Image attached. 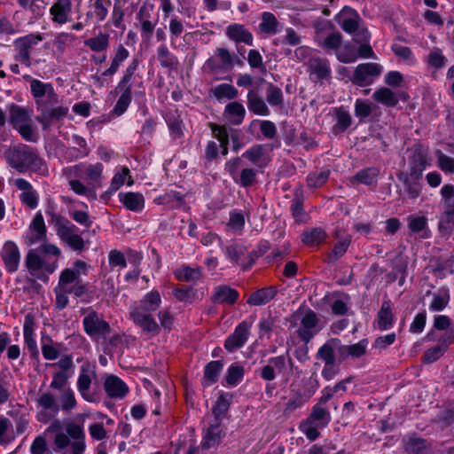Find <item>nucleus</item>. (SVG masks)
Instances as JSON below:
<instances>
[{
	"label": "nucleus",
	"instance_id": "nucleus-1",
	"mask_svg": "<svg viewBox=\"0 0 454 454\" xmlns=\"http://www.w3.org/2000/svg\"><path fill=\"white\" fill-rule=\"evenodd\" d=\"M4 158L12 168L20 173L30 170L43 176L47 174L45 162L26 145L8 148L4 152Z\"/></svg>",
	"mask_w": 454,
	"mask_h": 454
},
{
	"label": "nucleus",
	"instance_id": "nucleus-2",
	"mask_svg": "<svg viewBox=\"0 0 454 454\" xmlns=\"http://www.w3.org/2000/svg\"><path fill=\"white\" fill-rule=\"evenodd\" d=\"M58 236L74 251H82L85 243L82 238L75 232L76 227L61 216L53 219Z\"/></svg>",
	"mask_w": 454,
	"mask_h": 454
},
{
	"label": "nucleus",
	"instance_id": "nucleus-3",
	"mask_svg": "<svg viewBox=\"0 0 454 454\" xmlns=\"http://www.w3.org/2000/svg\"><path fill=\"white\" fill-rule=\"evenodd\" d=\"M419 164L411 167V173H400L397 175L398 179L403 184L405 191L411 199H416L420 192V184L419 180L422 176L425 168L424 157L419 154Z\"/></svg>",
	"mask_w": 454,
	"mask_h": 454
},
{
	"label": "nucleus",
	"instance_id": "nucleus-4",
	"mask_svg": "<svg viewBox=\"0 0 454 454\" xmlns=\"http://www.w3.org/2000/svg\"><path fill=\"white\" fill-rule=\"evenodd\" d=\"M36 106L40 114L35 119L43 125V129L45 130L50 128L52 122L63 119L68 113V108L66 106L50 108L43 99L36 100Z\"/></svg>",
	"mask_w": 454,
	"mask_h": 454
},
{
	"label": "nucleus",
	"instance_id": "nucleus-5",
	"mask_svg": "<svg viewBox=\"0 0 454 454\" xmlns=\"http://www.w3.org/2000/svg\"><path fill=\"white\" fill-rule=\"evenodd\" d=\"M129 315L134 324L146 335L153 337L160 333V325L151 313L143 311L141 309H132Z\"/></svg>",
	"mask_w": 454,
	"mask_h": 454
},
{
	"label": "nucleus",
	"instance_id": "nucleus-6",
	"mask_svg": "<svg viewBox=\"0 0 454 454\" xmlns=\"http://www.w3.org/2000/svg\"><path fill=\"white\" fill-rule=\"evenodd\" d=\"M211 129L214 136L220 142L223 155H226L228 153L230 137L232 140L233 150L238 151L241 148L242 143L239 140L238 130L231 129L230 132H228L225 126H219L216 124H211Z\"/></svg>",
	"mask_w": 454,
	"mask_h": 454
},
{
	"label": "nucleus",
	"instance_id": "nucleus-7",
	"mask_svg": "<svg viewBox=\"0 0 454 454\" xmlns=\"http://www.w3.org/2000/svg\"><path fill=\"white\" fill-rule=\"evenodd\" d=\"M43 40L41 35L29 34L26 36L20 37L14 42V46L17 51L16 59L25 64L27 67L30 66L29 50L39 42Z\"/></svg>",
	"mask_w": 454,
	"mask_h": 454
},
{
	"label": "nucleus",
	"instance_id": "nucleus-8",
	"mask_svg": "<svg viewBox=\"0 0 454 454\" xmlns=\"http://www.w3.org/2000/svg\"><path fill=\"white\" fill-rule=\"evenodd\" d=\"M381 67L377 63H364L358 65L353 74L352 82L359 86H365L372 82V78L380 75Z\"/></svg>",
	"mask_w": 454,
	"mask_h": 454
},
{
	"label": "nucleus",
	"instance_id": "nucleus-9",
	"mask_svg": "<svg viewBox=\"0 0 454 454\" xmlns=\"http://www.w3.org/2000/svg\"><path fill=\"white\" fill-rule=\"evenodd\" d=\"M85 332L91 337L103 336L104 338L110 333V325L96 312L89 313L83 318Z\"/></svg>",
	"mask_w": 454,
	"mask_h": 454
},
{
	"label": "nucleus",
	"instance_id": "nucleus-10",
	"mask_svg": "<svg viewBox=\"0 0 454 454\" xmlns=\"http://www.w3.org/2000/svg\"><path fill=\"white\" fill-rule=\"evenodd\" d=\"M96 377L95 368L92 364L86 362L81 367V372L77 380L78 390L82 396L88 402H93L94 398L90 395L89 390L92 380Z\"/></svg>",
	"mask_w": 454,
	"mask_h": 454
},
{
	"label": "nucleus",
	"instance_id": "nucleus-11",
	"mask_svg": "<svg viewBox=\"0 0 454 454\" xmlns=\"http://www.w3.org/2000/svg\"><path fill=\"white\" fill-rule=\"evenodd\" d=\"M318 318L315 312L309 310L301 317V325L297 330L298 337L308 343L318 332Z\"/></svg>",
	"mask_w": 454,
	"mask_h": 454
},
{
	"label": "nucleus",
	"instance_id": "nucleus-12",
	"mask_svg": "<svg viewBox=\"0 0 454 454\" xmlns=\"http://www.w3.org/2000/svg\"><path fill=\"white\" fill-rule=\"evenodd\" d=\"M66 430L74 442L70 444L69 449L65 450L61 454H82L85 450L84 433L82 427L69 423Z\"/></svg>",
	"mask_w": 454,
	"mask_h": 454
},
{
	"label": "nucleus",
	"instance_id": "nucleus-13",
	"mask_svg": "<svg viewBox=\"0 0 454 454\" xmlns=\"http://www.w3.org/2000/svg\"><path fill=\"white\" fill-rule=\"evenodd\" d=\"M250 325L243 321L235 329L234 333L230 335L224 343V347L227 350L232 352L241 348L247 341L249 335Z\"/></svg>",
	"mask_w": 454,
	"mask_h": 454
},
{
	"label": "nucleus",
	"instance_id": "nucleus-14",
	"mask_svg": "<svg viewBox=\"0 0 454 454\" xmlns=\"http://www.w3.org/2000/svg\"><path fill=\"white\" fill-rule=\"evenodd\" d=\"M367 343V340H362L356 344L343 345L338 340L337 354L339 361L363 356L366 353Z\"/></svg>",
	"mask_w": 454,
	"mask_h": 454
},
{
	"label": "nucleus",
	"instance_id": "nucleus-15",
	"mask_svg": "<svg viewBox=\"0 0 454 454\" xmlns=\"http://www.w3.org/2000/svg\"><path fill=\"white\" fill-rule=\"evenodd\" d=\"M1 256L9 271L13 272L17 270L20 255L18 247L13 242L7 241L4 243Z\"/></svg>",
	"mask_w": 454,
	"mask_h": 454
},
{
	"label": "nucleus",
	"instance_id": "nucleus-16",
	"mask_svg": "<svg viewBox=\"0 0 454 454\" xmlns=\"http://www.w3.org/2000/svg\"><path fill=\"white\" fill-rule=\"evenodd\" d=\"M31 92L34 98H38L37 100H40L43 97H46L50 104L58 102V96L50 83H44L39 80L34 79L31 81Z\"/></svg>",
	"mask_w": 454,
	"mask_h": 454
},
{
	"label": "nucleus",
	"instance_id": "nucleus-17",
	"mask_svg": "<svg viewBox=\"0 0 454 454\" xmlns=\"http://www.w3.org/2000/svg\"><path fill=\"white\" fill-rule=\"evenodd\" d=\"M72 10L71 0H57L50 9L52 20L58 24H64L68 20Z\"/></svg>",
	"mask_w": 454,
	"mask_h": 454
},
{
	"label": "nucleus",
	"instance_id": "nucleus-18",
	"mask_svg": "<svg viewBox=\"0 0 454 454\" xmlns=\"http://www.w3.org/2000/svg\"><path fill=\"white\" fill-rule=\"evenodd\" d=\"M227 36L235 43H243L247 45L253 44L252 34L241 24H231L226 28Z\"/></svg>",
	"mask_w": 454,
	"mask_h": 454
},
{
	"label": "nucleus",
	"instance_id": "nucleus-19",
	"mask_svg": "<svg viewBox=\"0 0 454 454\" xmlns=\"http://www.w3.org/2000/svg\"><path fill=\"white\" fill-rule=\"evenodd\" d=\"M29 230L31 231V235L27 238V243L29 245L45 240L46 226L41 213L35 215L29 226Z\"/></svg>",
	"mask_w": 454,
	"mask_h": 454
},
{
	"label": "nucleus",
	"instance_id": "nucleus-20",
	"mask_svg": "<svg viewBox=\"0 0 454 454\" xmlns=\"http://www.w3.org/2000/svg\"><path fill=\"white\" fill-rule=\"evenodd\" d=\"M104 387L107 395L112 398H122L129 391L127 385L114 375L106 378Z\"/></svg>",
	"mask_w": 454,
	"mask_h": 454
},
{
	"label": "nucleus",
	"instance_id": "nucleus-21",
	"mask_svg": "<svg viewBox=\"0 0 454 454\" xmlns=\"http://www.w3.org/2000/svg\"><path fill=\"white\" fill-rule=\"evenodd\" d=\"M247 107L251 112L257 115L267 116L270 114L266 103L256 90H250L248 91Z\"/></svg>",
	"mask_w": 454,
	"mask_h": 454
},
{
	"label": "nucleus",
	"instance_id": "nucleus-22",
	"mask_svg": "<svg viewBox=\"0 0 454 454\" xmlns=\"http://www.w3.org/2000/svg\"><path fill=\"white\" fill-rule=\"evenodd\" d=\"M239 297L238 292L227 286H219L215 288L211 300L215 303L234 304Z\"/></svg>",
	"mask_w": 454,
	"mask_h": 454
},
{
	"label": "nucleus",
	"instance_id": "nucleus-23",
	"mask_svg": "<svg viewBox=\"0 0 454 454\" xmlns=\"http://www.w3.org/2000/svg\"><path fill=\"white\" fill-rule=\"evenodd\" d=\"M245 114V107L239 102L234 101L225 106L224 117L233 125H239L243 121Z\"/></svg>",
	"mask_w": 454,
	"mask_h": 454
},
{
	"label": "nucleus",
	"instance_id": "nucleus-24",
	"mask_svg": "<svg viewBox=\"0 0 454 454\" xmlns=\"http://www.w3.org/2000/svg\"><path fill=\"white\" fill-rule=\"evenodd\" d=\"M222 439V429L220 427L219 423H215L210 425L204 436L201 442V447L204 450H208L210 448L216 447Z\"/></svg>",
	"mask_w": 454,
	"mask_h": 454
},
{
	"label": "nucleus",
	"instance_id": "nucleus-25",
	"mask_svg": "<svg viewBox=\"0 0 454 454\" xmlns=\"http://www.w3.org/2000/svg\"><path fill=\"white\" fill-rule=\"evenodd\" d=\"M308 68L310 74L316 75L317 80L328 77L331 73L327 61L318 57L309 59L308 61Z\"/></svg>",
	"mask_w": 454,
	"mask_h": 454
},
{
	"label": "nucleus",
	"instance_id": "nucleus-26",
	"mask_svg": "<svg viewBox=\"0 0 454 454\" xmlns=\"http://www.w3.org/2000/svg\"><path fill=\"white\" fill-rule=\"evenodd\" d=\"M276 294L277 291L272 286L257 290L249 296L247 303L254 306L266 304L274 299Z\"/></svg>",
	"mask_w": 454,
	"mask_h": 454
},
{
	"label": "nucleus",
	"instance_id": "nucleus-27",
	"mask_svg": "<svg viewBox=\"0 0 454 454\" xmlns=\"http://www.w3.org/2000/svg\"><path fill=\"white\" fill-rule=\"evenodd\" d=\"M338 339H331L319 348L316 354L317 359H321L325 364H335V354L337 351Z\"/></svg>",
	"mask_w": 454,
	"mask_h": 454
},
{
	"label": "nucleus",
	"instance_id": "nucleus-28",
	"mask_svg": "<svg viewBox=\"0 0 454 454\" xmlns=\"http://www.w3.org/2000/svg\"><path fill=\"white\" fill-rule=\"evenodd\" d=\"M161 303V298L157 291H152L145 294L140 301V305L133 309H141L143 311L152 313L158 309Z\"/></svg>",
	"mask_w": 454,
	"mask_h": 454
},
{
	"label": "nucleus",
	"instance_id": "nucleus-29",
	"mask_svg": "<svg viewBox=\"0 0 454 454\" xmlns=\"http://www.w3.org/2000/svg\"><path fill=\"white\" fill-rule=\"evenodd\" d=\"M404 448L408 454H428L430 444L425 439L409 437L405 442Z\"/></svg>",
	"mask_w": 454,
	"mask_h": 454
},
{
	"label": "nucleus",
	"instance_id": "nucleus-30",
	"mask_svg": "<svg viewBox=\"0 0 454 454\" xmlns=\"http://www.w3.org/2000/svg\"><path fill=\"white\" fill-rule=\"evenodd\" d=\"M394 316L390 301H385L378 312L377 326L380 330L384 331L389 328L393 324Z\"/></svg>",
	"mask_w": 454,
	"mask_h": 454
},
{
	"label": "nucleus",
	"instance_id": "nucleus-31",
	"mask_svg": "<svg viewBox=\"0 0 454 454\" xmlns=\"http://www.w3.org/2000/svg\"><path fill=\"white\" fill-rule=\"evenodd\" d=\"M379 169L376 168H368L356 173V176L350 178L352 184H364L366 185H372L376 182L379 176Z\"/></svg>",
	"mask_w": 454,
	"mask_h": 454
},
{
	"label": "nucleus",
	"instance_id": "nucleus-32",
	"mask_svg": "<svg viewBox=\"0 0 454 454\" xmlns=\"http://www.w3.org/2000/svg\"><path fill=\"white\" fill-rule=\"evenodd\" d=\"M334 114L337 121L333 128V131L334 134L342 133L351 125V116L343 107L336 108Z\"/></svg>",
	"mask_w": 454,
	"mask_h": 454
},
{
	"label": "nucleus",
	"instance_id": "nucleus-33",
	"mask_svg": "<svg viewBox=\"0 0 454 454\" xmlns=\"http://www.w3.org/2000/svg\"><path fill=\"white\" fill-rule=\"evenodd\" d=\"M373 98L388 107L395 106L398 103V98L396 95L388 88L382 87L377 90L373 93Z\"/></svg>",
	"mask_w": 454,
	"mask_h": 454
},
{
	"label": "nucleus",
	"instance_id": "nucleus-34",
	"mask_svg": "<svg viewBox=\"0 0 454 454\" xmlns=\"http://www.w3.org/2000/svg\"><path fill=\"white\" fill-rule=\"evenodd\" d=\"M80 275L81 271H79V270H64L60 274L59 285L57 287H59L63 291H71V286L75 282H78L77 279Z\"/></svg>",
	"mask_w": 454,
	"mask_h": 454
},
{
	"label": "nucleus",
	"instance_id": "nucleus-35",
	"mask_svg": "<svg viewBox=\"0 0 454 454\" xmlns=\"http://www.w3.org/2000/svg\"><path fill=\"white\" fill-rule=\"evenodd\" d=\"M121 200L131 211H140L144 207L145 200L138 192H127L121 195Z\"/></svg>",
	"mask_w": 454,
	"mask_h": 454
},
{
	"label": "nucleus",
	"instance_id": "nucleus-36",
	"mask_svg": "<svg viewBox=\"0 0 454 454\" xmlns=\"http://www.w3.org/2000/svg\"><path fill=\"white\" fill-rule=\"evenodd\" d=\"M326 234L322 228L317 227L310 230H307L301 234V241L307 246H317L320 244Z\"/></svg>",
	"mask_w": 454,
	"mask_h": 454
},
{
	"label": "nucleus",
	"instance_id": "nucleus-37",
	"mask_svg": "<svg viewBox=\"0 0 454 454\" xmlns=\"http://www.w3.org/2000/svg\"><path fill=\"white\" fill-rule=\"evenodd\" d=\"M263 146L261 145H254L247 150L243 156L247 158L253 164L259 168H263L267 165L268 160L264 156Z\"/></svg>",
	"mask_w": 454,
	"mask_h": 454
},
{
	"label": "nucleus",
	"instance_id": "nucleus-38",
	"mask_svg": "<svg viewBox=\"0 0 454 454\" xmlns=\"http://www.w3.org/2000/svg\"><path fill=\"white\" fill-rule=\"evenodd\" d=\"M279 23L271 12H265L262 14V22L259 25V29L262 33L276 34L278 31Z\"/></svg>",
	"mask_w": 454,
	"mask_h": 454
},
{
	"label": "nucleus",
	"instance_id": "nucleus-39",
	"mask_svg": "<svg viewBox=\"0 0 454 454\" xmlns=\"http://www.w3.org/2000/svg\"><path fill=\"white\" fill-rule=\"evenodd\" d=\"M9 115L10 121L12 123L15 129L22 124L31 121L28 112L26 109L15 105H12L10 107Z\"/></svg>",
	"mask_w": 454,
	"mask_h": 454
},
{
	"label": "nucleus",
	"instance_id": "nucleus-40",
	"mask_svg": "<svg viewBox=\"0 0 454 454\" xmlns=\"http://www.w3.org/2000/svg\"><path fill=\"white\" fill-rule=\"evenodd\" d=\"M38 404L45 411L49 412L51 417L55 416L59 411V405L55 396L50 392L43 393L40 395Z\"/></svg>",
	"mask_w": 454,
	"mask_h": 454
},
{
	"label": "nucleus",
	"instance_id": "nucleus-41",
	"mask_svg": "<svg viewBox=\"0 0 454 454\" xmlns=\"http://www.w3.org/2000/svg\"><path fill=\"white\" fill-rule=\"evenodd\" d=\"M222 368L223 364L220 361H211L208 363L204 371V385L209 386L216 382Z\"/></svg>",
	"mask_w": 454,
	"mask_h": 454
},
{
	"label": "nucleus",
	"instance_id": "nucleus-42",
	"mask_svg": "<svg viewBox=\"0 0 454 454\" xmlns=\"http://www.w3.org/2000/svg\"><path fill=\"white\" fill-rule=\"evenodd\" d=\"M84 44L92 51L99 52L106 51L109 45V35L99 33L96 37L85 40Z\"/></svg>",
	"mask_w": 454,
	"mask_h": 454
},
{
	"label": "nucleus",
	"instance_id": "nucleus-43",
	"mask_svg": "<svg viewBox=\"0 0 454 454\" xmlns=\"http://www.w3.org/2000/svg\"><path fill=\"white\" fill-rule=\"evenodd\" d=\"M175 275L181 281L194 282L201 278V270L200 268L182 266L175 271Z\"/></svg>",
	"mask_w": 454,
	"mask_h": 454
},
{
	"label": "nucleus",
	"instance_id": "nucleus-44",
	"mask_svg": "<svg viewBox=\"0 0 454 454\" xmlns=\"http://www.w3.org/2000/svg\"><path fill=\"white\" fill-rule=\"evenodd\" d=\"M450 294L447 289H441L438 293L433 294V301L429 305L432 311H441L449 303Z\"/></svg>",
	"mask_w": 454,
	"mask_h": 454
},
{
	"label": "nucleus",
	"instance_id": "nucleus-45",
	"mask_svg": "<svg viewBox=\"0 0 454 454\" xmlns=\"http://www.w3.org/2000/svg\"><path fill=\"white\" fill-rule=\"evenodd\" d=\"M336 56L340 62L352 63L356 60L357 52L355 46L350 43H346L341 49L336 51Z\"/></svg>",
	"mask_w": 454,
	"mask_h": 454
},
{
	"label": "nucleus",
	"instance_id": "nucleus-46",
	"mask_svg": "<svg viewBox=\"0 0 454 454\" xmlns=\"http://www.w3.org/2000/svg\"><path fill=\"white\" fill-rule=\"evenodd\" d=\"M214 96L217 98H226L228 99L236 98L238 96V90L235 87L231 84L223 83L212 90Z\"/></svg>",
	"mask_w": 454,
	"mask_h": 454
},
{
	"label": "nucleus",
	"instance_id": "nucleus-47",
	"mask_svg": "<svg viewBox=\"0 0 454 454\" xmlns=\"http://www.w3.org/2000/svg\"><path fill=\"white\" fill-rule=\"evenodd\" d=\"M439 231L443 235H449L454 228V208L448 210L442 215L439 225Z\"/></svg>",
	"mask_w": 454,
	"mask_h": 454
},
{
	"label": "nucleus",
	"instance_id": "nucleus-48",
	"mask_svg": "<svg viewBox=\"0 0 454 454\" xmlns=\"http://www.w3.org/2000/svg\"><path fill=\"white\" fill-rule=\"evenodd\" d=\"M229 406V401L224 397V395H221L218 397L215 405L212 409V412L216 421L215 423L220 424L222 419L226 415Z\"/></svg>",
	"mask_w": 454,
	"mask_h": 454
},
{
	"label": "nucleus",
	"instance_id": "nucleus-49",
	"mask_svg": "<svg viewBox=\"0 0 454 454\" xmlns=\"http://www.w3.org/2000/svg\"><path fill=\"white\" fill-rule=\"evenodd\" d=\"M329 174L327 169L311 173L307 178L308 185L311 188L322 186L327 181Z\"/></svg>",
	"mask_w": 454,
	"mask_h": 454
},
{
	"label": "nucleus",
	"instance_id": "nucleus-50",
	"mask_svg": "<svg viewBox=\"0 0 454 454\" xmlns=\"http://www.w3.org/2000/svg\"><path fill=\"white\" fill-rule=\"evenodd\" d=\"M131 101V90L128 86L125 88L123 93L119 98L116 106H114V113L118 115L123 114Z\"/></svg>",
	"mask_w": 454,
	"mask_h": 454
},
{
	"label": "nucleus",
	"instance_id": "nucleus-51",
	"mask_svg": "<svg viewBox=\"0 0 454 454\" xmlns=\"http://www.w3.org/2000/svg\"><path fill=\"white\" fill-rule=\"evenodd\" d=\"M267 101L272 106H281L283 104L281 90L273 84H270L267 89Z\"/></svg>",
	"mask_w": 454,
	"mask_h": 454
},
{
	"label": "nucleus",
	"instance_id": "nucleus-52",
	"mask_svg": "<svg viewBox=\"0 0 454 454\" xmlns=\"http://www.w3.org/2000/svg\"><path fill=\"white\" fill-rule=\"evenodd\" d=\"M215 54L221 60L222 67L223 68L231 69L233 67L234 60L237 58L232 55L227 49L218 48Z\"/></svg>",
	"mask_w": 454,
	"mask_h": 454
},
{
	"label": "nucleus",
	"instance_id": "nucleus-53",
	"mask_svg": "<svg viewBox=\"0 0 454 454\" xmlns=\"http://www.w3.org/2000/svg\"><path fill=\"white\" fill-rule=\"evenodd\" d=\"M445 353L444 348L436 345L431 348H428L423 356L422 361L425 364H432L438 360Z\"/></svg>",
	"mask_w": 454,
	"mask_h": 454
},
{
	"label": "nucleus",
	"instance_id": "nucleus-54",
	"mask_svg": "<svg viewBox=\"0 0 454 454\" xmlns=\"http://www.w3.org/2000/svg\"><path fill=\"white\" fill-rule=\"evenodd\" d=\"M61 408L63 411H68L76 406V399L74 392L67 388L63 391L60 396Z\"/></svg>",
	"mask_w": 454,
	"mask_h": 454
},
{
	"label": "nucleus",
	"instance_id": "nucleus-55",
	"mask_svg": "<svg viewBox=\"0 0 454 454\" xmlns=\"http://www.w3.org/2000/svg\"><path fill=\"white\" fill-rule=\"evenodd\" d=\"M342 36L340 33H332L326 36L321 46L325 50H336L340 49L341 44Z\"/></svg>",
	"mask_w": 454,
	"mask_h": 454
},
{
	"label": "nucleus",
	"instance_id": "nucleus-56",
	"mask_svg": "<svg viewBox=\"0 0 454 454\" xmlns=\"http://www.w3.org/2000/svg\"><path fill=\"white\" fill-rule=\"evenodd\" d=\"M26 266L30 272L39 270L43 267V260L34 250H30L26 257Z\"/></svg>",
	"mask_w": 454,
	"mask_h": 454
},
{
	"label": "nucleus",
	"instance_id": "nucleus-57",
	"mask_svg": "<svg viewBox=\"0 0 454 454\" xmlns=\"http://www.w3.org/2000/svg\"><path fill=\"white\" fill-rule=\"evenodd\" d=\"M229 258L237 263L243 264L239 262L240 258L246 254L247 249L240 244H232L226 248Z\"/></svg>",
	"mask_w": 454,
	"mask_h": 454
},
{
	"label": "nucleus",
	"instance_id": "nucleus-58",
	"mask_svg": "<svg viewBox=\"0 0 454 454\" xmlns=\"http://www.w3.org/2000/svg\"><path fill=\"white\" fill-rule=\"evenodd\" d=\"M158 59L161 66L165 67H172L176 63V59L171 56L168 49L165 45H161L158 49Z\"/></svg>",
	"mask_w": 454,
	"mask_h": 454
},
{
	"label": "nucleus",
	"instance_id": "nucleus-59",
	"mask_svg": "<svg viewBox=\"0 0 454 454\" xmlns=\"http://www.w3.org/2000/svg\"><path fill=\"white\" fill-rule=\"evenodd\" d=\"M111 5L110 0H95L93 6L96 17L100 20H104L108 13V8Z\"/></svg>",
	"mask_w": 454,
	"mask_h": 454
},
{
	"label": "nucleus",
	"instance_id": "nucleus-60",
	"mask_svg": "<svg viewBox=\"0 0 454 454\" xmlns=\"http://www.w3.org/2000/svg\"><path fill=\"white\" fill-rule=\"evenodd\" d=\"M145 8H141L138 12V19L141 22V28L144 35H145L147 39H150L154 27L156 26V22H152L148 20L144 19Z\"/></svg>",
	"mask_w": 454,
	"mask_h": 454
},
{
	"label": "nucleus",
	"instance_id": "nucleus-61",
	"mask_svg": "<svg viewBox=\"0 0 454 454\" xmlns=\"http://www.w3.org/2000/svg\"><path fill=\"white\" fill-rule=\"evenodd\" d=\"M438 165L442 170L446 173L454 172V158L443 154L442 152L437 151Z\"/></svg>",
	"mask_w": 454,
	"mask_h": 454
},
{
	"label": "nucleus",
	"instance_id": "nucleus-62",
	"mask_svg": "<svg viewBox=\"0 0 454 454\" xmlns=\"http://www.w3.org/2000/svg\"><path fill=\"white\" fill-rule=\"evenodd\" d=\"M244 375V369L241 366H231L228 370L226 381L230 385H235Z\"/></svg>",
	"mask_w": 454,
	"mask_h": 454
},
{
	"label": "nucleus",
	"instance_id": "nucleus-63",
	"mask_svg": "<svg viewBox=\"0 0 454 454\" xmlns=\"http://www.w3.org/2000/svg\"><path fill=\"white\" fill-rule=\"evenodd\" d=\"M305 402H306V399L303 398L302 395L300 393H296L286 403L284 412L290 413L293 411H294L295 409L301 407Z\"/></svg>",
	"mask_w": 454,
	"mask_h": 454
},
{
	"label": "nucleus",
	"instance_id": "nucleus-64",
	"mask_svg": "<svg viewBox=\"0 0 454 454\" xmlns=\"http://www.w3.org/2000/svg\"><path fill=\"white\" fill-rule=\"evenodd\" d=\"M31 454H45L47 451L46 441L43 437L38 436L30 447Z\"/></svg>",
	"mask_w": 454,
	"mask_h": 454
}]
</instances>
